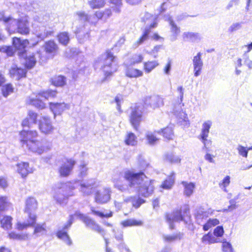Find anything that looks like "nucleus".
<instances>
[{"label": "nucleus", "mask_w": 252, "mask_h": 252, "mask_svg": "<svg viewBox=\"0 0 252 252\" xmlns=\"http://www.w3.org/2000/svg\"><path fill=\"white\" fill-rule=\"evenodd\" d=\"M114 187L124 192L129 188L138 189V193L143 197L151 195L154 189V180H149L143 172L135 173L129 170L125 171L115 175L112 179Z\"/></svg>", "instance_id": "obj_1"}, {"label": "nucleus", "mask_w": 252, "mask_h": 252, "mask_svg": "<svg viewBox=\"0 0 252 252\" xmlns=\"http://www.w3.org/2000/svg\"><path fill=\"white\" fill-rule=\"evenodd\" d=\"M76 19L73 22L72 29L80 43L89 38L91 24L95 25L99 19L104 20L103 11H97L94 15H88L84 11L76 13Z\"/></svg>", "instance_id": "obj_2"}, {"label": "nucleus", "mask_w": 252, "mask_h": 252, "mask_svg": "<svg viewBox=\"0 0 252 252\" xmlns=\"http://www.w3.org/2000/svg\"><path fill=\"white\" fill-rule=\"evenodd\" d=\"M94 67H100L105 76L108 77L117 70L118 62L116 58L108 50L96 61Z\"/></svg>", "instance_id": "obj_3"}, {"label": "nucleus", "mask_w": 252, "mask_h": 252, "mask_svg": "<svg viewBox=\"0 0 252 252\" xmlns=\"http://www.w3.org/2000/svg\"><path fill=\"white\" fill-rule=\"evenodd\" d=\"M73 187L70 183H59L54 189L53 196L57 203L66 204L69 196L73 195Z\"/></svg>", "instance_id": "obj_4"}, {"label": "nucleus", "mask_w": 252, "mask_h": 252, "mask_svg": "<svg viewBox=\"0 0 252 252\" xmlns=\"http://www.w3.org/2000/svg\"><path fill=\"white\" fill-rule=\"evenodd\" d=\"M37 204L36 200L33 197L28 198L26 202L25 212L28 214L29 219L27 222L18 223L17 229L19 230H23L29 226H33L36 222V217L34 214L32 213L37 208Z\"/></svg>", "instance_id": "obj_5"}, {"label": "nucleus", "mask_w": 252, "mask_h": 252, "mask_svg": "<svg viewBox=\"0 0 252 252\" xmlns=\"http://www.w3.org/2000/svg\"><path fill=\"white\" fill-rule=\"evenodd\" d=\"M30 31L29 23L26 17L19 19L13 18L7 30L9 34L18 32L23 35L28 34Z\"/></svg>", "instance_id": "obj_6"}, {"label": "nucleus", "mask_w": 252, "mask_h": 252, "mask_svg": "<svg viewBox=\"0 0 252 252\" xmlns=\"http://www.w3.org/2000/svg\"><path fill=\"white\" fill-rule=\"evenodd\" d=\"M57 94V92L53 90H48L46 92L40 93L38 95L33 94L30 96L27 100V102L36 108L43 109L45 108V103L40 99V97H44L48 99L50 97H54Z\"/></svg>", "instance_id": "obj_7"}, {"label": "nucleus", "mask_w": 252, "mask_h": 252, "mask_svg": "<svg viewBox=\"0 0 252 252\" xmlns=\"http://www.w3.org/2000/svg\"><path fill=\"white\" fill-rule=\"evenodd\" d=\"M142 106L140 104H136L130 107V122L136 130H138L142 121Z\"/></svg>", "instance_id": "obj_8"}, {"label": "nucleus", "mask_w": 252, "mask_h": 252, "mask_svg": "<svg viewBox=\"0 0 252 252\" xmlns=\"http://www.w3.org/2000/svg\"><path fill=\"white\" fill-rule=\"evenodd\" d=\"M73 220V216H70V218L67 222L61 228L59 227L56 233L57 237L63 241L68 246L72 245V241L67 233V230L70 227Z\"/></svg>", "instance_id": "obj_9"}, {"label": "nucleus", "mask_w": 252, "mask_h": 252, "mask_svg": "<svg viewBox=\"0 0 252 252\" xmlns=\"http://www.w3.org/2000/svg\"><path fill=\"white\" fill-rule=\"evenodd\" d=\"M111 193V189L108 187L97 190L94 193V201L99 204H106L110 200Z\"/></svg>", "instance_id": "obj_10"}, {"label": "nucleus", "mask_w": 252, "mask_h": 252, "mask_svg": "<svg viewBox=\"0 0 252 252\" xmlns=\"http://www.w3.org/2000/svg\"><path fill=\"white\" fill-rule=\"evenodd\" d=\"M74 216L81 220L86 224V226L97 232L102 235L104 234V230L90 217L85 216L80 212H76L74 214Z\"/></svg>", "instance_id": "obj_11"}, {"label": "nucleus", "mask_w": 252, "mask_h": 252, "mask_svg": "<svg viewBox=\"0 0 252 252\" xmlns=\"http://www.w3.org/2000/svg\"><path fill=\"white\" fill-rule=\"evenodd\" d=\"M98 186V184L94 179H91L80 183L79 190L84 196L90 195L94 191V188Z\"/></svg>", "instance_id": "obj_12"}, {"label": "nucleus", "mask_w": 252, "mask_h": 252, "mask_svg": "<svg viewBox=\"0 0 252 252\" xmlns=\"http://www.w3.org/2000/svg\"><path fill=\"white\" fill-rule=\"evenodd\" d=\"M189 213V210L188 209H185L184 215L182 214V211L180 210L174 211L171 214H167L166 215V219L167 221L169 224L170 228L171 229H173L174 228V225L173 224V222L185 221V214L188 216Z\"/></svg>", "instance_id": "obj_13"}, {"label": "nucleus", "mask_w": 252, "mask_h": 252, "mask_svg": "<svg viewBox=\"0 0 252 252\" xmlns=\"http://www.w3.org/2000/svg\"><path fill=\"white\" fill-rule=\"evenodd\" d=\"M46 144V142L44 140L41 141L34 140L28 142L26 146L31 151L41 155L48 149L45 146Z\"/></svg>", "instance_id": "obj_14"}, {"label": "nucleus", "mask_w": 252, "mask_h": 252, "mask_svg": "<svg viewBox=\"0 0 252 252\" xmlns=\"http://www.w3.org/2000/svg\"><path fill=\"white\" fill-rule=\"evenodd\" d=\"M144 102L146 107L153 109L159 108L164 104L162 98L156 95L146 96L144 98Z\"/></svg>", "instance_id": "obj_15"}, {"label": "nucleus", "mask_w": 252, "mask_h": 252, "mask_svg": "<svg viewBox=\"0 0 252 252\" xmlns=\"http://www.w3.org/2000/svg\"><path fill=\"white\" fill-rule=\"evenodd\" d=\"M38 127L42 133L46 134L52 133L54 130L51 119L46 116H42L40 118Z\"/></svg>", "instance_id": "obj_16"}, {"label": "nucleus", "mask_w": 252, "mask_h": 252, "mask_svg": "<svg viewBox=\"0 0 252 252\" xmlns=\"http://www.w3.org/2000/svg\"><path fill=\"white\" fill-rule=\"evenodd\" d=\"M164 19L165 20L169 22L170 26V29L171 34L170 36V39L171 41H174L177 40V37L180 33V28L175 24L170 15H165Z\"/></svg>", "instance_id": "obj_17"}, {"label": "nucleus", "mask_w": 252, "mask_h": 252, "mask_svg": "<svg viewBox=\"0 0 252 252\" xmlns=\"http://www.w3.org/2000/svg\"><path fill=\"white\" fill-rule=\"evenodd\" d=\"M20 134L22 144L27 145V143L30 141H34V139L37 136L38 133L36 130H29L24 129Z\"/></svg>", "instance_id": "obj_18"}, {"label": "nucleus", "mask_w": 252, "mask_h": 252, "mask_svg": "<svg viewBox=\"0 0 252 252\" xmlns=\"http://www.w3.org/2000/svg\"><path fill=\"white\" fill-rule=\"evenodd\" d=\"M201 56L202 54L198 52L192 60L194 75L195 77H198L200 75L202 69L203 63L201 59Z\"/></svg>", "instance_id": "obj_19"}, {"label": "nucleus", "mask_w": 252, "mask_h": 252, "mask_svg": "<svg viewBox=\"0 0 252 252\" xmlns=\"http://www.w3.org/2000/svg\"><path fill=\"white\" fill-rule=\"evenodd\" d=\"M13 45L15 49L20 50L18 53L20 57H24L25 53V48L29 44V41L27 39L21 40L20 38L14 37L12 41Z\"/></svg>", "instance_id": "obj_20"}, {"label": "nucleus", "mask_w": 252, "mask_h": 252, "mask_svg": "<svg viewBox=\"0 0 252 252\" xmlns=\"http://www.w3.org/2000/svg\"><path fill=\"white\" fill-rule=\"evenodd\" d=\"M54 33V29L48 26H42L39 28L36 32L37 37L41 40H43L47 37L52 36Z\"/></svg>", "instance_id": "obj_21"}, {"label": "nucleus", "mask_w": 252, "mask_h": 252, "mask_svg": "<svg viewBox=\"0 0 252 252\" xmlns=\"http://www.w3.org/2000/svg\"><path fill=\"white\" fill-rule=\"evenodd\" d=\"M75 164V161L71 159L67 160L66 162L63 164L59 169V172L61 176L63 177L68 176Z\"/></svg>", "instance_id": "obj_22"}, {"label": "nucleus", "mask_w": 252, "mask_h": 252, "mask_svg": "<svg viewBox=\"0 0 252 252\" xmlns=\"http://www.w3.org/2000/svg\"><path fill=\"white\" fill-rule=\"evenodd\" d=\"M50 108L53 112L54 117L61 114L64 110L69 108V105L65 103H50Z\"/></svg>", "instance_id": "obj_23"}, {"label": "nucleus", "mask_w": 252, "mask_h": 252, "mask_svg": "<svg viewBox=\"0 0 252 252\" xmlns=\"http://www.w3.org/2000/svg\"><path fill=\"white\" fill-rule=\"evenodd\" d=\"M37 114L33 111L30 110L28 115L22 122V125L24 128L26 127H30L32 125L35 124L37 122Z\"/></svg>", "instance_id": "obj_24"}, {"label": "nucleus", "mask_w": 252, "mask_h": 252, "mask_svg": "<svg viewBox=\"0 0 252 252\" xmlns=\"http://www.w3.org/2000/svg\"><path fill=\"white\" fill-rule=\"evenodd\" d=\"M17 171L23 178L26 177L28 174L33 172V169L29 167V164L24 162L17 164Z\"/></svg>", "instance_id": "obj_25"}, {"label": "nucleus", "mask_w": 252, "mask_h": 252, "mask_svg": "<svg viewBox=\"0 0 252 252\" xmlns=\"http://www.w3.org/2000/svg\"><path fill=\"white\" fill-rule=\"evenodd\" d=\"M157 18L155 16L152 15L148 12H145L144 15L141 16V20L142 22L150 24L148 27L150 29L154 28L157 27Z\"/></svg>", "instance_id": "obj_26"}, {"label": "nucleus", "mask_w": 252, "mask_h": 252, "mask_svg": "<svg viewBox=\"0 0 252 252\" xmlns=\"http://www.w3.org/2000/svg\"><path fill=\"white\" fill-rule=\"evenodd\" d=\"M182 36L184 41L193 42H198L202 38L201 34L198 32H185Z\"/></svg>", "instance_id": "obj_27"}, {"label": "nucleus", "mask_w": 252, "mask_h": 252, "mask_svg": "<svg viewBox=\"0 0 252 252\" xmlns=\"http://www.w3.org/2000/svg\"><path fill=\"white\" fill-rule=\"evenodd\" d=\"M44 50L48 54L54 55L58 50L57 44L53 40L46 42L44 45Z\"/></svg>", "instance_id": "obj_28"}, {"label": "nucleus", "mask_w": 252, "mask_h": 252, "mask_svg": "<svg viewBox=\"0 0 252 252\" xmlns=\"http://www.w3.org/2000/svg\"><path fill=\"white\" fill-rule=\"evenodd\" d=\"M124 202H131L132 205L135 208H138L141 204L145 203V201L143 199L141 198L139 196H133L127 197L124 199Z\"/></svg>", "instance_id": "obj_29"}, {"label": "nucleus", "mask_w": 252, "mask_h": 252, "mask_svg": "<svg viewBox=\"0 0 252 252\" xmlns=\"http://www.w3.org/2000/svg\"><path fill=\"white\" fill-rule=\"evenodd\" d=\"M164 162L170 163H179L181 161V158L175 155L172 152H168L165 154L163 157Z\"/></svg>", "instance_id": "obj_30"}, {"label": "nucleus", "mask_w": 252, "mask_h": 252, "mask_svg": "<svg viewBox=\"0 0 252 252\" xmlns=\"http://www.w3.org/2000/svg\"><path fill=\"white\" fill-rule=\"evenodd\" d=\"M181 184L184 187V194L187 197L190 196L193 193L195 185L193 183L183 181Z\"/></svg>", "instance_id": "obj_31"}, {"label": "nucleus", "mask_w": 252, "mask_h": 252, "mask_svg": "<svg viewBox=\"0 0 252 252\" xmlns=\"http://www.w3.org/2000/svg\"><path fill=\"white\" fill-rule=\"evenodd\" d=\"M27 71L25 69L19 68L17 66L12 67L10 70V73L16 79L19 80L20 78L26 76Z\"/></svg>", "instance_id": "obj_32"}, {"label": "nucleus", "mask_w": 252, "mask_h": 252, "mask_svg": "<svg viewBox=\"0 0 252 252\" xmlns=\"http://www.w3.org/2000/svg\"><path fill=\"white\" fill-rule=\"evenodd\" d=\"M183 234L181 232H178L172 235H162V238L164 242L166 243H172L176 241H179L183 238Z\"/></svg>", "instance_id": "obj_33"}, {"label": "nucleus", "mask_w": 252, "mask_h": 252, "mask_svg": "<svg viewBox=\"0 0 252 252\" xmlns=\"http://www.w3.org/2000/svg\"><path fill=\"white\" fill-rule=\"evenodd\" d=\"M126 75L129 78H138L142 76L143 73L140 70L128 66L126 70Z\"/></svg>", "instance_id": "obj_34"}, {"label": "nucleus", "mask_w": 252, "mask_h": 252, "mask_svg": "<svg viewBox=\"0 0 252 252\" xmlns=\"http://www.w3.org/2000/svg\"><path fill=\"white\" fill-rule=\"evenodd\" d=\"M212 126V122L211 120L205 121L202 125L201 133L199 136L208 137L210 129Z\"/></svg>", "instance_id": "obj_35"}, {"label": "nucleus", "mask_w": 252, "mask_h": 252, "mask_svg": "<svg viewBox=\"0 0 252 252\" xmlns=\"http://www.w3.org/2000/svg\"><path fill=\"white\" fill-rule=\"evenodd\" d=\"M175 173H172L167 177V178L163 182L161 187L162 188L166 189H171L174 184Z\"/></svg>", "instance_id": "obj_36"}, {"label": "nucleus", "mask_w": 252, "mask_h": 252, "mask_svg": "<svg viewBox=\"0 0 252 252\" xmlns=\"http://www.w3.org/2000/svg\"><path fill=\"white\" fill-rule=\"evenodd\" d=\"M158 65L157 61H148L144 63V70L145 73H149Z\"/></svg>", "instance_id": "obj_37"}, {"label": "nucleus", "mask_w": 252, "mask_h": 252, "mask_svg": "<svg viewBox=\"0 0 252 252\" xmlns=\"http://www.w3.org/2000/svg\"><path fill=\"white\" fill-rule=\"evenodd\" d=\"M52 83L56 86L62 87L66 84V78L62 75L56 76L51 79Z\"/></svg>", "instance_id": "obj_38"}, {"label": "nucleus", "mask_w": 252, "mask_h": 252, "mask_svg": "<svg viewBox=\"0 0 252 252\" xmlns=\"http://www.w3.org/2000/svg\"><path fill=\"white\" fill-rule=\"evenodd\" d=\"M46 226L45 223L42 224H37L34 227V234L37 236H39L46 234L47 231Z\"/></svg>", "instance_id": "obj_39"}, {"label": "nucleus", "mask_w": 252, "mask_h": 252, "mask_svg": "<svg viewBox=\"0 0 252 252\" xmlns=\"http://www.w3.org/2000/svg\"><path fill=\"white\" fill-rule=\"evenodd\" d=\"M13 18L10 16L5 15L3 11H0V22H2L7 31Z\"/></svg>", "instance_id": "obj_40"}, {"label": "nucleus", "mask_w": 252, "mask_h": 252, "mask_svg": "<svg viewBox=\"0 0 252 252\" xmlns=\"http://www.w3.org/2000/svg\"><path fill=\"white\" fill-rule=\"evenodd\" d=\"M23 58H25V64L27 68L30 69L35 65L36 61L34 55L25 56Z\"/></svg>", "instance_id": "obj_41"}, {"label": "nucleus", "mask_w": 252, "mask_h": 252, "mask_svg": "<svg viewBox=\"0 0 252 252\" xmlns=\"http://www.w3.org/2000/svg\"><path fill=\"white\" fill-rule=\"evenodd\" d=\"M12 218L8 216H4L1 220H0L1 226L5 230L9 229L12 226Z\"/></svg>", "instance_id": "obj_42"}, {"label": "nucleus", "mask_w": 252, "mask_h": 252, "mask_svg": "<svg viewBox=\"0 0 252 252\" xmlns=\"http://www.w3.org/2000/svg\"><path fill=\"white\" fill-rule=\"evenodd\" d=\"M125 143L127 145H136L137 143L136 136L132 132H128L125 138Z\"/></svg>", "instance_id": "obj_43"}, {"label": "nucleus", "mask_w": 252, "mask_h": 252, "mask_svg": "<svg viewBox=\"0 0 252 252\" xmlns=\"http://www.w3.org/2000/svg\"><path fill=\"white\" fill-rule=\"evenodd\" d=\"M122 225L124 227L132 226H141L143 224V222L140 220L134 219H128L121 222Z\"/></svg>", "instance_id": "obj_44"}, {"label": "nucleus", "mask_w": 252, "mask_h": 252, "mask_svg": "<svg viewBox=\"0 0 252 252\" xmlns=\"http://www.w3.org/2000/svg\"><path fill=\"white\" fill-rule=\"evenodd\" d=\"M219 220L217 219H209L206 222L203 223L201 225L204 231L208 230L211 227L217 225L219 223Z\"/></svg>", "instance_id": "obj_45"}, {"label": "nucleus", "mask_w": 252, "mask_h": 252, "mask_svg": "<svg viewBox=\"0 0 252 252\" xmlns=\"http://www.w3.org/2000/svg\"><path fill=\"white\" fill-rule=\"evenodd\" d=\"M151 29L149 27H146L144 31L143 34L138 40L135 43V47H138L139 45L142 44L145 41L148 39L149 34L150 33Z\"/></svg>", "instance_id": "obj_46"}, {"label": "nucleus", "mask_w": 252, "mask_h": 252, "mask_svg": "<svg viewBox=\"0 0 252 252\" xmlns=\"http://www.w3.org/2000/svg\"><path fill=\"white\" fill-rule=\"evenodd\" d=\"M106 0H91L88 3L92 9L100 8L103 7Z\"/></svg>", "instance_id": "obj_47"}, {"label": "nucleus", "mask_w": 252, "mask_h": 252, "mask_svg": "<svg viewBox=\"0 0 252 252\" xmlns=\"http://www.w3.org/2000/svg\"><path fill=\"white\" fill-rule=\"evenodd\" d=\"M58 38L60 43L63 45H66L69 41V36L67 32H62L58 35Z\"/></svg>", "instance_id": "obj_48"}, {"label": "nucleus", "mask_w": 252, "mask_h": 252, "mask_svg": "<svg viewBox=\"0 0 252 252\" xmlns=\"http://www.w3.org/2000/svg\"><path fill=\"white\" fill-rule=\"evenodd\" d=\"M207 218L206 213L201 211L198 212L196 215V221L198 224L201 225L206 222Z\"/></svg>", "instance_id": "obj_49"}, {"label": "nucleus", "mask_w": 252, "mask_h": 252, "mask_svg": "<svg viewBox=\"0 0 252 252\" xmlns=\"http://www.w3.org/2000/svg\"><path fill=\"white\" fill-rule=\"evenodd\" d=\"M13 88L11 84H7L2 86L1 91L3 95L6 97L13 92Z\"/></svg>", "instance_id": "obj_50"}, {"label": "nucleus", "mask_w": 252, "mask_h": 252, "mask_svg": "<svg viewBox=\"0 0 252 252\" xmlns=\"http://www.w3.org/2000/svg\"><path fill=\"white\" fill-rule=\"evenodd\" d=\"M163 136L166 139H172L174 136L172 128L171 126H167L161 130Z\"/></svg>", "instance_id": "obj_51"}, {"label": "nucleus", "mask_w": 252, "mask_h": 252, "mask_svg": "<svg viewBox=\"0 0 252 252\" xmlns=\"http://www.w3.org/2000/svg\"><path fill=\"white\" fill-rule=\"evenodd\" d=\"M237 150L240 155L243 157L247 158L249 151L252 150V146L247 149L241 145H238L237 147Z\"/></svg>", "instance_id": "obj_52"}, {"label": "nucleus", "mask_w": 252, "mask_h": 252, "mask_svg": "<svg viewBox=\"0 0 252 252\" xmlns=\"http://www.w3.org/2000/svg\"><path fill=\"white\" fill-rule=\"evenodd\" d=\"M91 211L92 213L97 216H98L100 218H110L112 216L113 213L112 212H110L108 214H104L103 213L100 212L98 210H96V209L94 207H91Z\"/></svg>", "instance_id": "obj_53"}, {"label": "nucleus", "mask_w": 252, "mask_h": 252, "mask_svg": "<svg viewBox=\"0 0 252 252\" xmlns=\"http://www.w3.org/2000/svg\"><path fill=\"white\" fill-rule=\"evenodd\" d=\"M144 58L141 54H134L130 59V65H133L142 62Z\"/></svg>", "instance_id": "obj_54"}, {"label": "nucleus", "mask_w": 252, "mask_h": 252, "mask_svg": "<svg viewBox=\"0 0 252 252\" xmlns=\"http://www.w3.org/2000/svg\"><path fill=\"white\" fill-rule=\"evenodd\" d=\"M146 136L147 142L150 145H155L158 140L156 136L151 132H148L146 133Z\"/></svg>", "instance_id": "obj_55"}, {"label": "nucleus", "mask_w": 252, "mask_h": 252, "mask_svg": "<svg viewBox=\"0 0 252 252\" xmlns=\"http://www.w3.org/2000/svg\"><path fill=\"white\" fill-rule=\"evenodd\" d=\"M9 202L8 198L5 196L0 197V211H4L9 206Z\"/></svg>", "instance_id": "obj_56"}, {"label": "nucleus", "mask_w": 252, "mask_h": 252, "mask_svg": "<svg viewBox=\"0 0 252 252\" xmlns=\"http://www.w3.org/2000/svg\"><path fill=\"white\" fill-rule=\"evenodd\" d=\"M243 22H236L233 23L228 28V31L233 32L241 29Z\"/></svg>", "instance_id": "obj_57"}, {"label": "nucleus", "mask_w": 252, "mask_h": 252, "mask_svg": "<svg viewBox=\"0 0 252 252\" xmlns=\"http://www.w3.org/2000/svg\"><path fill=\"white\" fill-rule=\"evenodd\" d=\"M208 137H203L199 136V139L204 145L203 148L206 149L207 151H209V148L212 144V141L210 139H207Z\"/></svg>", "instance_id": "obj_58"}, {"label": "nucleus", "mask_w": 252, "mask_h": 252, "mask_svg": "<svg viewBox=\"0 0 252 252\" xmlns=\"http://www.w3.org/2000/svg\"><path fill=\"white\" fill-rule=\"evenodd\" d=\"M230 177L229 176H226L222 180L221 183H220L219 186L220 188L226 192V187L228 186L230 182Z\"/></svg>", "instance_id": "obj_59"}, {"label": "nucleus", "mask_w": 252, "mask_h": 252, "mask_svg": "<svg viewBox=\"0 0 252 252\" xmlns=\"http://www.w3.org/2000/svg\"><path fill=\"white\" fill-rule=\"evenodd\" d=\"M110 3L115 5V7L113 8L114 11L116 12H120V9L122 5V0H110Z\"/></svg>", "instance_id": "obj_60"}, {"label": "nucleus", "mask_w": 252, "mask_h": 252, "mask_svg": "<svg viewBox=\"0 0 252 252\" xmlns=\"http://www.w3.org/2000/svg\"><path fill=\"white\" fill-rule=\"evenodd\" d=\"M222 250L223 252H233V250L231 244L226 241L222 242Z\"/></svg>", "instance_id": "obj_61"}, {"label": "nucleus", "mask_w": 252, "mask_h": 252, "mask_svg": "<svg viewBox=\"0 0 252 252\" xmlns=\"http://www.w3.org/2000/svg\"><path fill=\"white\" fill-rule=\"evenodd\" d=\"M0 52L6 53L8 56H12L14 54V50L11 46H3L0 48Z\"/></svg>", "instance_id": "obj_62"}, {"label": "nucleus", "mask_w": 252, "mask_h": 252, "mask_svg": "<svg viewBox=\"0 0 252 252\" xmlns=\"http://www.w3.org/2000/svg\"><path fill=\"white\" fill-rule=\"evenodd\" d=\"M8 236L10 239L14 240H24L26 237L25 235L17 234L14 232L9 233Z\"/></svg>", "instance_id": "obj_63"}, {"label": "nucleus", "mask_w": 252, "mask_h": 252, "mask_svg": "<svg viewBox=\"0 0 252 252\" xmlns=\"http://www.w3.org/2000/svg\"><path fill=\"white\" fill-rule=\"evenodd\" d=\"M113 232L114 233L115 238L118 241H122L123 238V232L122 230L118 229H114L113 230Z\"/></svg>", "instance_id": "obj_64"}]
</instances>
